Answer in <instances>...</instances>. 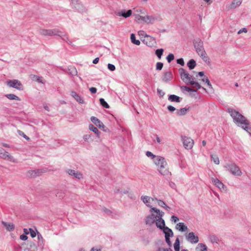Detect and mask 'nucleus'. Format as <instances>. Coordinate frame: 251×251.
Instances as JSON below:
<instances>
[{
	"label": "nucleus",
	"mask_w": 251,
	"mask_h": 251,
	"mask_svg": "<svg viewBox=\"0 0 251 251\" xmlns=\"http://www.w3.org/2000/svg\"><path fill=\"white\" fill-rule=\"evenodd\" d=\"M227 111L232 118L235 124L251 134V127L250 126L249 122L245 117L232 108H229Z\"/></svg>",
	"instance_id": "1"
},
{
	"label": "nucleus",
	"mask_w": 251,
	"mask_h": 251,
	"mask_svg": "<svg viewBox=\"0 0 251 251\" xmlns=\"http://www.w3.org/2000/svg\"><path fill=\"white\" fill-rule=\"evenodd\" d=\"M194 44L197 52L202 60L205 62H209V57L203 48V42L201 39H198L195 40Z\"/></svg>",
	"instance_id": "2"
},
{
	"label": "nucleus",
	"mask_w": 251,
	"mask_h": 251,
	"mask_svg": "<svg viewBox=\"0 0 251 251\" xmlns=\"http://www.w3.org/2000/svg\"><path fill=\"white\" fill-rule=\"evenodd\" d=\"M135 20L138 23L144 22L148 24H153L156 21L158 20V18L155 15L142 16L136 14L135 15Z\"/></svg>",
	"instance_id": "3"
},
{
	"label": "nucleus",
	"mask_w": 251,
	"mask_h": 251,
	"mask_svg": "<svg viewBox=\"0 0 251 251\" xmlns=\"http://www.w3.org/2000/svg\"><path fill=\"white\" fill-rule=\"evenodd\" d=\"M151 212H154L157 214V218L155 221V225L156 226L160 229H162L165 227V223L164 220L162 219L164 213L156 208H151Z\"/></svg>",
	"instance_id": "4"
},
{
	"label": "nucleus",
	"mask_w": 251,
	"mask_h": 251,
	"mask_svg": "<svg viewBox=\"0 0 251 251\" xmlns=\"http://www.w3.org/2000/svg\"><path fill=\"white\" fill-rule=\"evenodd\" d=\"M225 168L227 169L232 175L236 176H241L242 172L239 167L235 163L226 164Z\"/></svg>",
	"instance_id": "5"
},
{
	"label": "nucleus",
	"mask_w": 251,
	"mask_h": 251,
	"mask_svg": "<svg viewBox=\"0 0 251 251\" xmlns=\"http://www.w3.org/2000/svg\"><path fill=\"white\" fill-rule=\"evenodd\" d=\"M181 79L187 85L190 84L191 80H194V77L191 75L183 68H180L178 70Z\"/></svg>",
	"instance_id": "6"
},
{
	"label": "nucleus",
	"mask_w": 251,
	"mask_h": 251,
	"mask_svg": "<svg viewBox=\"0 0 251 251\" xmlns=\"http://www.w3.org/2000/svg\"><path fill=\"white\" fill-rule=\"evenodd\" d=\"M6 83L10 87H12L19 90H23V85L18 79L9 80L6 82Z\"/></svg>",
	"instance_id": "7"
},
{
	"label": "nucleus",
	"mask_w": 251,
	"mask_h": 251,
	"mask_svg": "<svg viewBox=\"0 0 251 251\" xmlns=\"http://www.w3.org/2000/svg\"><path fill=\"white\" fill-rule=\"evenodd\" d=\"M71 6L79 12H83L85 11V8L79 0H71Z\"/></svg>",
	"instance_id": "8"
},
{
	"label": "nucleus",
	"mask_w": 251,
	"mask_h": 251,
	"mask_svg": "<svg viewBox=\"0 0 251 251\" xmlns=\"http://www.w3.org/2000/svg\"><path fill=\"white\" fill-rule=\"evenodd\" d=\"M183 146L187 150L191 149L194 145V140L190 137H182Z\"/></svg>",
	"instance_id": "9"
},
{
	"label": "nucleus",
	"mask_w": 251,
	"mask_h": 251,
	"mask_svg": "<svg viewBox=\"0 0 251 251\" xmlns=\"http://www.w3.org/2000/svg\"><path fill=\"white\" fill-rule=\"evenodd\" d=\"M66 172L69 175L78 179H81L83 178V175L80 172L76 171L72 169H67L66 171Z\"/></svg>",
	"instance_id": "10"
},
{
	"label": "nucleus",
	"mask_w": 251,
	"mask_h": 251,
	"mask_svg": "<svg viewBox=\"0 0 251 251\" xmlns=\"http://www.w3.org/2000/svg\"><path fill=\"white\" fill-rule=\"evenodd\" d=\"M186 240L192 244H196L199 242V237L193 232H189L186 235Z\"/></svg>",
	"instance_id": "11"
},
{
	"label": "nucleus",
	"mask_w": 251,
	"mask_h": 251,
	"mask_svg": "<svg viewBox=\"0 0 251 251\" xmlns=\"http://www.w3.org/2000/svg\"><path fill=\"white\" fill-rule=\"evenodd\" d=\"M0 157L4 159L14 162L13 156L10 155L7 151L3 149H0Z\"/></svg>",
	"instance_id": "12"
},
{
	"label": "nucleus",
	"mask_w": 251,
	"mask_h": 251,
	"mask_svg": "<svg viewBox=\"0 0 251 251\" xmlns=\"http://www.w3.org/2000/svg\"><path fill=\"white\" fill-rule=\"evenodd\" d=\"M167 164H162L158 167V171L163 176L171 175V173L169 172V170L167 168Z\"/></svg>",
	"instance_id": "13"
},
{
	"label": "nucleus",
	"mask_w": 251,
	"mask_h": 251,
	"mask_svg": "<svg viewBox=\"0 0 251 251\" xmlns=\"http://www.w3.org/2000/svg\"><path fill=\"white\" fill-rule=\"evenodd\" d=\"M143 42L148 47H152L155 44V39L149 35H147L143 40Z\"/></svg>",
	"instance_id": "14"
},
{
	"label": "nucleus",
	"mask_w": 251,
	"mask_h": 251,
	"mask_svg": "<svg viewBox=\"0 0 251 251\" xmlns=\"http://www.w3.org/2000/svg\"><path fill=\"white\" fill-rule=\"evenodd\" d=\"M157 218V214L155 215L154 214H151L148 216L145 219V223L146 225L151 226L155 222Z\"/></svg>",
	"instance_id": "15"
},
{
	"label": "nucleus",
	"mask_w": 251,
	"mask_h": 251,
	"mask_svg": "<svg viewBox=\"0 0 251 251\" xmlns=\"http://www.w3.org/2000/svg\"><path fill=\"white\" fill-rule=\"evenodd\" d=\"M92 122L96 126H99L100 128H102L103 130L105 128L104 124L97 117L92 116L91 117Z\"/></svg>",
	"instance_id": "16"
},
{
	"label": "nucleus",
	"mask_w": 251,
	"mask_h": 251,
	"mask_svg": "<svg viewBox=\"0 0 251 251\" xmlns=\"http://www.w3.org/2000/svg\"><path fill=\"white\" fill-rule=\"evenodd\" d=\"M115 14L118 16H122L125 18H127L130 17L132 14V10H128L126 12L125 9L122 10L121 11H119L118 12H115Z\"/></svg>",
	"instance_id": "17"
},
{
	"label": "nucleus",
	"mask_w": 251,
	"mask_h": 251,
	"mask_svg": "<svg viewBox=\"0 0 251 251\" xmlns=\"http://www.w3.org/2000/svg\"><path fill=\"white\" fill-rule=\"evenodd\" d=\"M153 162L158 167L161 165L162 164H167L165 159L162 156L158 155L155 157V159L153 160Z\"/></svg>",
	"instance_id": "18"
},
{
	"label": "nucleus",
	"mask_w": 251,
	"mask_h": 251,
	"mask_svg": "<svg viewBox=\"0 0 251 251\" xmlns=\"http://www.w3.org/2000/svg\"><path fill=\"white\" fill-rule=\"evenodd\" d=\"M141 200L147 206L152 208L151 206L150 205L151 201H153L154 199L151 198L147 196H142L141 198Z\"/></svg>",
	"instance_id": "19"
},
{
	"label": "nucleus",
	"mask_w": 251,
	"mask_h": 251,
	"mask_svg": "<svg viewBox=\"0 0 251 251\" xmlns=\"http://www.w3.org/2000/svg\"><path fill=\"white\" fill-rule=\"evenodd\" d=\"M173 78V74L171 71L165 72L162 77V80L165 82H168Z\"/></svg>",
	"instance_id": "20"
},
{
	"label": "nucleus",
	"mask_w": 251,
	"mask_h": 251,
	"mask_svg": "<svg viewBox=\"0 0 251 251\" xmlns=\"http://www.w3.org/2000/svg\"><path fill=\"white\" fill-rule=\"evenodd\" d=\"M71 95L78 103H79L80 104H83L84 103V101L83 99L79 95H78L75 92L72 91L71 93Z\"/></svg>",
	"instance_id": "21"
},
{
	"label": "nucleus",
	"mask_w": 251,
	"mask_h": 251,
	"mask_svg": "<svg viewBox=\"0 0 251 251\" xmlns=\"http://www.w3.org/2000/svg\"><path fill=\"white\" fill-rule=\"evenodd\" d=\"M212 182L220 189H224L225 188H226V186L217 178H213Z\"/></svg>",
	"instance_id": "22"
},
{
	"label": "nucleus",
	"mask_w": 251,
	"mask_h": 251,
	"mask_svg": "<svg viewBox=\"0 0 251 251\" xmlns=\"http://www.w3.org/2000/svg\"><path fill=\"white\" fill-rule=\"evenodd\" d=\"M163 232L165 234V237H171L174 235V233L172 229L167 226L164 227L162 229Z\"/></svg>",
	"instance_id": "23"
},
{
	"label": "nucleus",
	"mask_w": 251,
	"mask_h": 251,
	"mask_svg": "<svg viewBox=\"0 0 251 251\" xmlns=\"http://www.w3.org/2000/svg\"><path fill=\"white\" fill-rule=\"evenodd\" d=\"M2 224L3 226L6 228L7 230L10 231L14 230L15 228V226L14 224L10 223H7L4 221H2Z\"/></svg>",
	"instance_id": "24"
},
{
	"label": "nucleus",
	"mask_w": 251,
	"mask_h": 251,
	"mask_svg": "<svg viewBox=\"0 0 251 251\" xmlns=\"http://www.w3.org/2000/svg\"><path fill=\"white\" fill-rule=\"evenodd\" d=\"M176 228L179 231L183 232L188 229L187 226H186L183 223H179L176 224Z\"/></svg>",
	"instance_id": "25"
},
{
	"label": "nucleus",
	"mask_w": 251,
	"mask_h": 251,
	"mask_svg": "<svg viewBox=\"0 0 251 251\" xmlns=\"http://www.w3.org/2000/svg\"><path fill=\"white\" fill-rule=\"evenodd\" d=\"M181 100V98L175 95H170L168 97V100L171 102H179Z\"/></svg>",
	"instance_id": "26"
},
{
	"label": "nucleus",
	"mask_w": 251,
	"mask_h": 251,
	"mask_svg": "<svg viewBox=\"0 0 251 251\" xmlns=\"http://www.w3.org/2000/svg\"><path fill=\"white\" fill-rule=\"evenodd\" d=\"M27 173L30 177H35L40 175L41 171L39 170H30Z\"/></svg>",
	"instance_id": "27"
},
{
	"label": "nucleus",
	"mask_w": 251,
	"mask_h": 251,
	"mask_svg": "<svg viewBox=\"0 0 251 251\" xmlns=\"http://www.w3.org/2000/svg\"><path fill=\"white\" fill-rule=\"evenodd\" d=\"M196 251H207V247L203 243H199L196 248Z\"/></svg>",
	"instance_id": "28"
},
{
	"label": "nucleus",
	"mask_w": 251,
	"mask_h": 251,
	"mask_svg": "<svg viewBox=\"0 0 251 251\" xmlns=\"http://www.w3.org/2000/svg\"><path fill=\"white\" fill-rule=\"evenodd\" d=\"M189 107H188V108L184 107V108H180V109L177 110V112H176L177 115H178V116L184 115L186 114V113L189 110Z\"/></svg>",
	"instance_id": "29"
},
{
	"label": "nucleus",
	"mask_w": 251,
	"mask_h": 251,
	"mask_svg": "<svg viewBox=\"0 0 251 251\" xmlns=\"http://www.w3.org/2000/svg\"><path fill=\"white\" fill-rule=\"evenodd\" d=\"M5 96L10 100H20L19 97L13 94H6Z\"/></svg>",
	"instance_id": "30"
},
{
	"label": "nucleus",
	"mask_w": 251,
	"mask_h": 251,
	"mask_svg": "<svg viewBox=\"0 0 251 251\" xmlns=\"http://www.w3.org/2000/svg\"><path fill=\"white\" fill-rule=\"evenodd\" d=\"M241 3V0H233L230 4V7L231 8H235L240 6Z\"/></svg>",
	"instance_id": "31"
},
{
	"label": "nucleus",
	"mask_w": 251,
	"mask_h": 251,
	"mask_svg": "<svg viewBox=\"0 0 251 251\" xmlns=\"http://www.w3.org/2000/svg\"><path fill=\"white\" fill-rule=\"evenodd\" d=\"M39 32L43 36H50V29H40Z\"/></svg>",
	"instance_id": "32"
},
{
	"label": "nucleus",
	"mask_w": 251,
	"mask_h": 251,
	"mask_svg": "<svg viewBox=\"0 0 251 251\" xmlns=\"http://www.w3.org/2000/svg\"><path fill=\"white\" fill-rule=\"evenodd\" d=\"M89 129L90 130L93 131L95 134H96L97 136L99 137V131L98 129V128L96 127H95L93 125L90 124L89 126Z\"/></svg>",
	"instance_id": "33"
},
{
	"label": "nucleus",
	"mask_w": 251,
	"mask_h": 251,
	"mask_svg": "<svg viewBox=\"0 0 251 251\" xmlns=\"http://www.w3.org/2000/svg\"><path fill=\"white\" fill-rule=\"evenodd\" d=\"M209 239L212 243H218L219 239L217 236L212 234L209 236Z\"/></svg>",
	"instance_id": "34"
},
{
	"label": "nucleus",
	"mask_w": 251,
	"mask_h": 251,
	"mask_svg": "<svg viewBox=\"0 0 251 251\" xmlns=\"http://www.w3.org/2000/svg\"><path fill=\"white\" fill-rule=\"evenodd\" d=\"M196 65V61L192 59L189 61V62L187 63V66L189 68L190 70L193 69Z\"/></svg>",
	"instance_id": "35"
},
{
	"label": "nucleus",
	"mask_w": 251,
	"mask_h": 251,
	"mask_svg": "<svg viewBox=\"0 0 251 251\" xmlns=\"http://www.w3.org/2000/svg\"><path fill=\"white\" fill-rule=\"evenodd\" d=\"M131 42L136 45H139L140 41L139 40H136L135 35L134 34L132 33L130 36Z\"/></svg>",
	"instance_id": "36"
},
{
	"label": "nucleus",
	"mask_w": 251,
	"mask_h": 251,
	"mask_svg": "<svg viewBox=\"0 0 251 251\" xmlns=\"http://www.w3.org/2000/svg\"><path fill=\"white\" fill-rule=\"evenodd\" d=\"M180 89L182 92L186 91L187 92H196L197 91L195 89H192L186 86H180Z\"/></svg>",
	"instance_id": "37"
},
{
	"label": "nucleus",
	"mask_w": 251,
	"mask_h": 251,
	"mask_svg": "<svg viewBox=\"0 0 251 251\" xmlns=\"http://www.w3.org/2000/svg\"><path fill=\"white\" fill-rule=\"evenodd\" d=\"M32 79L36 81H37L39 83H45V82L43 80L42 77L36 75H33L32 77Z\"/></svg>",
	"instance_id": "38"
},
{
	"label": "nucleus",
	"mask_w": 251,
	"mask_h": 251,
	"mask_svg": "<svg viewBox=\"0 0 251 251\" xmlns=\"http://www.w3.org/2000/svg\"><path fill=\"white\" fill-rule=\"evenodd\" d=\"M190 84L191 85H194V87H196L198 89H201V85L198 82L195 81L194 80H191V81L190 82ZM202 88L203 90H206L203 87H202Z\"/></svg>",
	"instance_id": "39"
},
{
	"label": "nucleus",
	"mask_w": 251,
	"mask_h": 251,
	"mask_svg": "<svg viewBox=\"0 0 251 251\" xmlns=\"http://www.w3.org/2000/svg\"><path fill=\"white\" fill-rule=\"evenodd\" d=\"M164 50L163 49H157L155 50V54L158 58V59H161V56L163 53Z\"/></svg>",
	"instance_id": "40"
},
{
	"label": "nucleus",
	"mask_w": 251,
	"mask_h": 251,
	"mask_svg": "<svg viewBox=\"0 0 251 251\" xmlns=\"http://www.w3.org/2000/svg\"><path fill=\"white\" fill-rule=\"evenodd\" d=\"M179 240L178 238H177L174 243V250L175 251H179Z\"/></svg>",
	"instance_id": "41"
},
{
	"label": "nucleus",
	"mask_w": 251,
	"mask_h": 251,
	"mask_svg": "<svg viewBox=\"0 0 251 251\" xmlns=\"http://www.w3.org/2000/svg\"><path fill=\"white\" fill-rule=\"evenodd\" d=\"M100 104L104 108H109V105H108V104L107 103L106 101H105V100H104V99L103 98H100Z\"/></svg>",
	"instance_id": "42"
},
{
	"label": "nucleus",
	"mask_w": 251,
	"mask_h": 251,
	"mask_svg": "<svg viewBox=\"0 0 251 251\" xmlns=\"http://www.w3.org/2000/svg\"><path fill=\"white\" fill-rule=\"evenodd\" d=\"M211 158L212 159V160H213V161L216 164H217V165L219 164L220 161H219V157L217 155L212 154V155H211Z\"/></svg>",
	"instance_id": "43"
},
{
	"label": "nucleus",
	"mask_w": 251,
	"mask_h": 251,
	"mask_svg": "<svg viewBox=\"0 0 251 251\" xmlns=\"http://www.w3.org/2000/svg\"><path fill=\"white\" fill-rule=\"evenodd\" d=\"M59 33H61V31L57 29H50V36L53 35H57L58 36V34Z\"/></svg>",
	"instance_id": "44"
},
{
	"label": "nucleus",
	"mask_w": 251,
	"mask_h": 251,
	"mask_svg": "<svg viewBox=\"0 0 251 251\" xmlns=\"http://www.w3.org/2000/svg\"><path fill=\"white\" fill-rule=\"evenodd\" d=\"M168 63L171 62L174 59V55L173 53H170L166 57Z\"/></svg>",
	"instance_id": "45"
},
{
	"label": "nucleus",
	"mask_w": 251,
	"mask_h": 251,
	"mask_svg": "<svg viewBox=\"0 0 251 251\" xmlns=\"http://www.w3.org/2000/svg\"><path fill=\"white\" fill-rule=\"evenodd\" d=\"M155 200L157 201V203L160 206L164 207V208L165 206H166V203L163 201L160 200H158L157 199H155Z\"/></svg>",
	"instance_id": "46"
},
{
	"label": "nucleus",
	"mask_w": 251,
	"mask_h": 251,
	"mask_svg": "<svg viewBox=\"0 0 251 251\" xmlns=\"http://www.w3.org/2000/svg\"><path fill=\"white\" fill-rule=\"evenodd\" d=\"M146 154L148 157H151V158L153 159V160L156 156V155L153 154L150 151H147L146 153Z\"/></svg>",
	"instance_id": "47"
},
{
	"label": "nucleus",
	"mask_w": 251,
	"mask_h": 251,
	"mask_svg": "<svg viewBox=\"0 0 251 251\" xmlns=\"http://www.w3.org/2000/svg\"><path fill=\"white\" fill-rule=\"evenodd\" d=\"M163 66V64L162 62H157L156 63V69L157 70H162Z\"/></svg>",
	"instance_id": "48"
},
{
	"label": "nucleus",
	"mask_w": 251,
	"mask_h": 251,
	"mask_svg": "<svg viewBox=\"0 0 251 251\" xmlns=\"http://www.w3.org/2000/svg\"><path fill=\"white\" fill-rule=\"evenodd\" d=\"M58 36H59L62 40H64L65 38L68 39V35L66 33H63L61 31V33H59Z\"/></svg>",
	"instance_id": "49"
},
{
	"label": "nucleus",
	"mask_w": 251,
	"mask_h": 251,
	"mask_svg": "<svg viewBox=\"0 0 251 251\" xmlns=\"http://www.w3.org/2000/svg\"><path fill=\"white\" fill-rule=\"evenodd\" d=\"M29 231L30 234V236L32 238L36 237L37 233L36 234V232L32 228H30L29 229Z\"/></svg>",
	"instance_id": "50"
},
{
	"label": "nucleus",
	"mask_w": 251,
	"mask_h": 251,
	"mask_svg": "<svg viewBox=\"0 0 251 251\" xmlns=\"http://www.w3.org/2000/svg\"><path fill=\"white\" fill-rule=\"evenodd\" d=\"M107 68L111 71H114L116 69L115 66L113 64L110 63L108 64Z\"/></svg>",
	"instance_id": "51"
},
{
	"label": "nucleus",
	"mask_w": 251,
	"mask_h": 251,
	"mask_svg": "<svg viewBox=\"0 0 251 251\" xmlns=\"http://www.w3.org/2000/svg\"><path fill=\"white\" fill-rule=\"evenodd\" d=\"M37 237L38 239V243L40 244L41 242L43 243V238L42 235L37 231Z\"/></svg>",
	"instance_id": "52"
},
{
	"label": "nucleus",
	"mask_w": 251,
	"mask_h": 251,
	"mask_svg": "<svg viewBox=\"0 0 251 251\" xmlns=\"http://www.w3.org/2000/svg\"><path fill=\"white\" fill-rule=\"evenodd\" d=\"M201 80L203 82H205V83L207 84L208 86L210 88H212V85L211 84L210 81L207 77H206V78H203L201 79Z\"/></svg>",
	"instance_id": "53"
},
{
	"label": "nucleus",
	"mask_w": 251,
	"mask_h": 251,
	"mask_svg": "<svg viewBox=\"0 0 251 251\" xmlns=\"http://www.w3.org/2000/svg\"><path fill=\"white\" fill-rule=\"evenodd\" d=\"M176 62H177V64H180L181 66H183L184 65V60L182 58H179V59H177Z\"/></svg>",
	"instance_id": "54"
},
{
	"label": "nucleus",
	"mask_w": 251,
	"mask_h": 251,
	"mask_svg": "<svg viewBox=\"0 0 251 251\" xmlns=\"http://www.w3.org/2000/svg\"><path fill=\"white\" fill-rule=\"evenodd\" d=\"M157 94L161 97H163L165 95V93L161 89H157Z\"/></svg>",
	"instance_id": "55"
},
{
	"label": "nucleus",
	"mask_w": 251,
	"mask_h": 251,
	"mask_svg": "<svg viewBox=\"0 0 251 251\" xmlns=\"http://www.w3.org/2000/svg\"><path fill=\"white\" fill-rule=\"evenodd\" d=\"M167 109L171 112H173L176 110V108L172 105L168 106Z\"/></svg>",
	"instance_id": "56"
},
{
	"label": "nucleus",
	"mask_w": 251,
	"mask_h": 251,
	"mask_svg": "<svg viewBox=\"0 0 251 251\" xmlns=\"http://www.w3.org/2000/svg\"><path fill=\"white\" fill-rule=\"evenodd\" d=\"M28 237L26 234H22L20 236V239L23 241H25L27 239Z\"/></svg>",
	"instance_id": "57"
},
{
	"label": "nucleus",
	"mask_w": 251,
	"mask_h": 251,
	"mask_svg": "<svg viewBox=\"0 0 251 251\" xmlns=\"http://www.w3.org/2000/svg\"><path fill=\"white\" fill-rule=\"evenodd\" d=\"M179 220V219L176 216L173 215L171 217V221L174 223H176Z\"/></svg>",
	"instance_id": "58"
},
{
	"label": "nucleus",
	"mask_w": 251,
	"mask_h": 251,
	"mask_svg": "<svg viewBox=\"0 0 251 251\" xmlns=\"http://www.w3.org/2000/svg\"><path fill=\"white\" fill-rule=\"evenodd\" d=\"M165 240H166V243H167V244L169 246H172V243L170 241V237H165Z\"/></svg>",
	"instance_id": "59"
},
{
	"label": "nucleus",
	"mask_w": 251,
	"mask_h": 251,
	"mask_svg": "<svg viewBox=\"0 0 251 251\" xmlns=\"http://www.w3.org/2000/svg\"><path fill=\"white\" fill-rule=\"evenodd\" d=\"M156 251H173L171 249L159 248Z\"/></svg>",
	"instance_id": "60"
},
{
	"label": "nucleus",
	"mask_w": 251,
	"mask_h": 251,
	"mask_svg": "<svg viewBox=\"0 0 251 251\" xmlns=\"http://www.w3.org/2000/svg\"><path fill=\"white\" fill-rule=\"evenodd\" d=\"M242 32H245V33H246L247 32V29L245 27H244V28H241V29H240L238 32V34H239Z\"/></svg>",
	"instance_id": "61"
},
{
	"label": "nucleus",
	"mask_w": 251,
	"mask_h": 251,
	"mask_svg": "<svg viewBox=\"0 0 251 251\" xmlns=\"http://www.w3.org/2000/svg\"><path fill=\"white\" fill-rule=\"evenodd\" d=\"M89 90L92 94L96 93L97 91L96 88H95V87H91L90 88Z\"/></svg>",
	"instance_id": "62"
},
{
	"label": "nucleus",
	"mask_w": 251,
	"mask_h": 251,
	"mask_svg": "<svg viewBox=\"0 0 251 251\" xmlns=\"http://www.w3.org/2000/svg\"><path fill=\"white\" fill-rule=\"evenodd\" d=\"M90 137L91 136L90 135L86 134V135H84L83 139L86 141H87L90 138Z\"/></svg>",
	"instance_id": "63"
},
{
	"label": "nucleus",
	"mask_w": 251,
	"mask_h": 251,
	"mask_svg": "<svg viewBox=\"0 0 251 251\" xmlns=\"http://www.w3.org/2000/svg\"><path fill=\"white\" fill-rule=\"evenodd\" d=\"M63 41H65L66 42H67L68 44L69 45H72V42L69 39V37H68V39H67V38H65L64 40H63Z\"/></svg>",
	"instance_id": "64"
}]
</instances>
